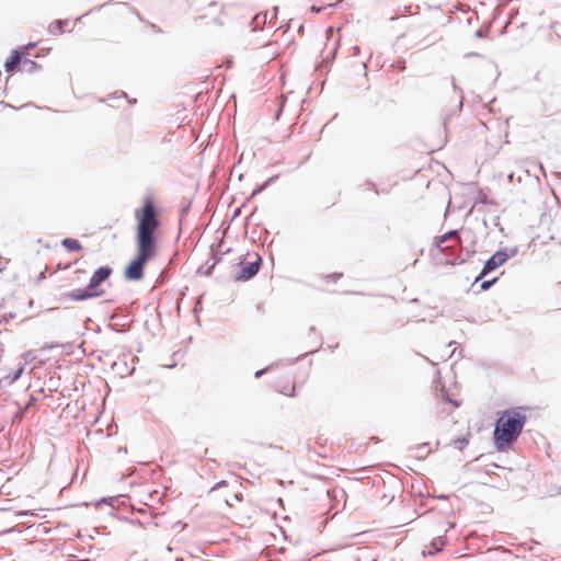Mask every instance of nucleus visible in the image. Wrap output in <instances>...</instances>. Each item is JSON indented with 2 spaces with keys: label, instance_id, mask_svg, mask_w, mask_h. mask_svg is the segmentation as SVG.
I'll use <instances>...</instances> for the list:
<instances>
[{
  "label": "nucleus",
  "instance_id": "1",
  "mask_svg": "<svg viewBox=\"0 0 561 561\" xmlns=\"http://www.w3.org/2000/svg\"><path fill=\"white\" fill-rule=\"evenodd\" d=\"M136 224V256L124 271L128 280H139L144 277L146 264L157 255L158 245L156 232L160 228L159 209L152 195L142 198L141 206L134 213Z\"/></svg>",
  "mask_w": 561,
  "mask_h": 561
},
{
  "label": "nucleus",
  "instance_id": "2",
  "mask_svg": "<svg viewBox=\"0 0 561 561\" xmlns=\"http://www.w3.org/2000/svg\"><path fill=\"white\" fill-rule=\"evenodd\" d=\"M526 423V415L520 408L505 410L499 416L494 432V445L500 451L507 450L516 442Z\"/></svg>",
  "mask_w": 561,
  "mask_h": 561
},
{
  "label": "nucleus",
  "instance_id": "3",
  "mask_svg": "<svg viewBox=\"0 0 561 561\" xmlns=\"http://www.w3.org/2000/svg\"><path fill=\"white\" fill-rule=\"evenodd\" d=\"M111 274L112 270L108 266L99 267L91 276L85 288L75 289L66 294V297L72 301H82L103 295L104 290L100 289L99 287L111 276Z\"/></svg>",
  "mask_w": 561,
  "mask_h": 561
},
{
  "label": "nucleus",
  "instance_id": "4",
  "mask_svg": "<svg viewBox=\"0 0 561 561\" xmlns=\"http://www.w3.org/2000/svg\"><path fill=\"white\" fill-rule=\"evenodd\" d=\"M295 375L293 373H286L279 376L275 381V389L286 396V397H295L296 396V386L294 381Z\"/></svg>",
  "mask_w": 561,
  "mask_h": 561
},
{
  "label": "nucleus",
  "instance_id": "5",
  "mask_svg": "<svg viewBox=\"0 0 561 561\" xmlns=\"http://www.w3.org/2000/svg\"><path fill=\"white\" fill-rule=\"evenodd\" d=\"M461 238L458 234L457 230H451L443 236L435 238V245L439 251H446L449 249H454L457 245H460Z\"/></svg>",
  "mask_w": 561,
  "mask_h": 561
},
{
  "label": "nucleus",
  "instance_id": "6",
  "mask_svg": "<svg viewBox=\"0 0 561 561\" xmlns=\"http://www.w3.org/2000/svg\"><path fill=\"white\" fill-rule=\"evenodd\" d=\"M254 256V261L240 263V272L236 276L238 280H248L259 272L261 259L256 254Z\"/></svg>",
  "mask_w": 561,
  "mask_h": 561
},
{
  "label": "nucleus",
  "instance_id": "7",
  "mask_svg": "<svg viewBox=\"0 0 561 561\" xmlns=\"http://www.w3.org/2000/svg\"><path fill=\"white\" fill-rule=\"evenodd\" d=\"M508 259V255L504 251L495 252L484 264L481 276L494 271L495 268L503 265Z\"/></svg>",
  "mask_w": 561,
  "mask_h": 561
},
{
  "label": "nucleus",
  "instance_id": "8",
  "mask_svg": "<svg viewBox=\"0 0 561 561\" xmlns=\"http://www.w3.org/2000/svg\"><path fill=\"white\" fill-rule=\"evenodd\" d=\"M21 61V54L18 50H14L12 56L5 61L4 69L7 72H13L16 66Z\"/></svg>",
  "mask_w": 561,
  "mask_h": 561
},
{
  "label": "nucleus",
  "instance_id": "9",
  "mask_svg": "<svg viewBox=\"0 0 561 561\" xmlns=\"http://www.w3.org/2000/svg\"><path fill=\"white\" fill-rule=\"evenodd\" d=\"M62 247L68 251H81L82 245L77 239L66 238L61 241Z\"/></svg>",
  "mask_w": 561,
  "mask_h": 561
},
{
  "label": "nucleus",
  "instance_id": "10",
  "mask_svg": "<svg viewBox=\"0 0 561 561\" xmlns=\"http://www.w3.org/2000/svg\"><path fill=\"white\" fill-rule=\"evenodd\" d=\"M343 277V274L342 273H333V274H329V275H325L323 277V280L325 283H330V282H333V283H336L339 279H341Z\"/></svg>",
  "mask_w": 561,
  "mask_h": 561
},
{
  "label": "nucleus",
  "instance_id": "11",
  "mask_svg": "<svg viewBox=\"0 0 561 561\" xmlns=\"http://www.w3.org/2000/svg\"><path fill=\"white\" fill-rule=\"evenodd\" d=\"M277 50L276 49H270L267 50L266 53H263L261 55V58L262 59H265V60H271V59H274L276 56H277Z\"/></svg>",
  "mask_w": 561,
  "mask_h": 561
},
{
  "label": "nucleus",
  "instance_id": "12",
  "mask_svg": "<svg viewBox=\"0 0 561 561\" xmlns=\"http://www.w3.org/2000/svg\"><path fill=\"white\" fill-rule=\"evenodd\" d=\"M222 486H227L226 482L225 481H221L220 483H218L215 488H213L211 492H217L220 488Z\"/></svg>",
  "mask_w": 561,
  "mask_h": 561
},
{
  "label": "nucleus",
  "instance_id": "13",
  "mask_svg": "<svg viewBox=\"0 0 561 561\" xmlns=\"http://www.w3.org/2000/svg\"><path fill=\"white\" fill-rule=\"evenodd\" d=\"M224 501L228 506H233L232 497H226L224 496Z\"/></svg>",
  "mask_w": 561,
  "mask_h": 561
},
{
  "label": "nucleus",
  "instance_id": "14",
  "mask_svg": "<svg viewBox=\"0 0 561 561\" xmlns=\"http://www.w3.org/2000/svg\"><path fill=\"white\" fill-rule=\"evenodd\" d=\"M224 501L228 506H233L232 497H226L224 496Z\"/></svg>",
  "mask_w": 561,
  "mask_h": 561
},
{
  "label": "nucleus",
  "instance_id": "15",
  "mask_svg": "<svg viewBox=\"0 0 561 561\" xmlns=\"http://www.w3.org/2000/svg\"><path fill=\"white\" fill-rule=\"evenodd\" d=\"M491 286V282H484L481 287L482 289H488Z\"/></svg>",
  "mask_w": 561,
  "mask_h": 561
},
{
  "label": "nucleus",
  "instance_id": "16",
  "mask_svg": "<svg viewBox=\"0 0 561 561\" xmlns=\"http://www.w3.org/2000/svg\"><path fill=\"white\" fill-rule=\"evenodd\" d=\"M75 274H76V275H78V277H79L80 275H84V274H85V271H84V270H77V271L75 272Z\"/></svg>",
  "mask_w": 561,
  "mask_h": 561
},
{
  "label": "nucleus",
  "instance_id": "17",
  "mask_svg": "<svg viewBox=\"0 0 561 561\" xmlns=\"http://www.w3.org/2000/svg\"><path fill=\"white\" fill-rule=\"evenodd\" d=\"M232 500L237 501V502L240 501V499H239V496L237 494H232Z\"/></svg>",
  "mask_w": 561,
  "mask_h": 561
},
{
  "label": "nucleus",
  "instance_id": "18",
  "mask_svg": "<svg viewBox=\"0 0 561 561\" xmlns=\"http://www.w3.org/2000/svg\"><path fill=\"white\" fill-rule=\"evenodd\" d=\"M263 374V370H260L255 374L256 377H260Z\"/></svg>",
  "mask_w": 561,
  "mask_h": 561
},
{
  "label": "nucleus",
  "instance_id": "19",
  "mask_svg": "<svg viewBox=\"0 0 561 561\" xmlns=\"http://www.w3.org/2000/svg\"><path fill=\"white\" fill-rule=\"evenodd\" d=\"M272 46H273V44H272V43H268V44L265 46V48H270V47H272Z\"/></svg>",
  "mask_w": 561,
  "mask_h": 561
},
{
  "label": "nucleus",
  "instance_id": "20",
  "mask_svg": "<svg viewBox=\"0 0 561 561\" xmlns=\"http://www.w3.org/2000/svg\"><path fill=\"white\" fill-rule=\"evenodd\" d=\"M28 64H30L31 66H33V67H35V66H36V64H35L34 61H28Z\"/></svg>",
  "mask_w": 561,
  "mask_h": 561
},
{
  "label": "nucleus",
  "instance_id": "21",
  "mask_svg": "<svg viewBox=\"0 0 561 561\" xmlns=\"http://www.w3.org/2000/svg\"><path fill=\"white\" fill-rule=\"evenodd\" d=\"M28 47H24V50H22V53H20L21 55L22 54H25V50H27Z\"/></svg>",
  "mask_w": 561,
  "mask_h": 561
},
{
  "label": "nucleus",
  "instance_id": "22",
  "mask_svg": "<svg viewBox=\"0 0 561 561\" xmlns=\"http://www.w3.org/2000/svg\"><path fill=\"white\" fill-rule=\"evenodd\" d=\"M28 47H24V50H22V53H20L21 55L22 54H25V50H27Z\"/></svg>",
  "mask_w": 561,
  "mask_h": 561
}]
</instances>
